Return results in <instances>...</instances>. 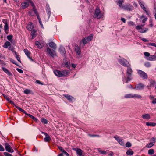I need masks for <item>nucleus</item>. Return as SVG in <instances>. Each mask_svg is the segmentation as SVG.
<instances>
[{"instance_id":"9","label":"nucleus","mask_w":156,"mask_h":156,"mask_svg":"<svg viewBox=\"0 0 156 156\" xmlns=\"http://www.w3.org/2000/svg\"><path fill=\"white\" fill-rule=\"evenodd\" d=\"M60 53L63 56H65L66 52L65 48L63 46H60L59 49Z\"/></svg>"},{"instance_id":"4","label":"nucleus","mask_w":156,"mask_h":156,"mask_svg":"<svg viewBox=\"0 0 156 156\" xmlns=\"http://www.w3.org/2000/svg\"><path fill=\"white\" fill-rule=\"evenodd\" d=\"M122 8L125 10H127L129 11H132L133 10V6L132 5L127 3L123 5Z\"/></svg>"},{"instance_id":"7","label":"nucleus","mask_w":156,"mask_h":156,"mask_svg":"<svg viewBox=\"0 0 156 156\" xmlns=\"http://www.w3.org/2000/svg\"><path fill=\"white\" fill-rule=\"evenodd\" d=\"M145 87V85L142 84L141 83H140L139 84L136 85L135 87L133 89L137 90H141L143 89Z\"/></svg>"},{"instance_id":"44","label":"nucleus","mask_w":156,"mask_h":156,"mask_svg":"<svg viewBox=\"0 0 156 156\" xmlns=\"http://www.w3.org/2000/svg\"><path fill=\"white\" fill-rule=\"evenodd\" d=\"M12 104L13 105H14V106L16 108L18 109L20 111L22 112V111H23V110L22 108H21L17 106H16L15 104L14 103V104Z\"/></svg>"},{"instance_id":"53","label":"nucleus","mask_w":156,"mask_h":156,"mask_svg":"<svg viewBox=\"0 0 156 156\" xmlns=\"http://www.w3.org/2000/svg\"><path fill=\"white\" fill-rule=\"evenodd\" d=\"M10 61L12 63L16 64L17 65H18L16 63V61L13 59L12 58H10Z\"/></svg>"},{"instance_id":"47","label":"nucleus","mask_w":156,"mask_h":156,"mask_svg":"<svg viewBox=\"0 0 156 156\" xmlns=\"http://www.w3.org/2000/svg\"><path fill=\"white\" fill-rule=\"evenodd\" d=\"M142 9L146 13L147 15H149L150 14V13H149V12L146 10V8L145 7L144 8H143Z\"/></svg>"},{"instance_id":"32","label":"nucleus","mask_w":156,"mask_h":156,"mask_svg":"<svg viewBox=\"0 0 156 156\" xmlns=\"http://www.w3.org/2000/svg\"><path fill=\"white\" fill-rule=\"evenodd\" d=\"M13 36L12 35H8L7 36V38L8 40L10 41L11 43L12 42V39L13 38Z\"/></svg>"},{"instance_id":"23","label":"nucleus","mask_w":156,"mask_h":156,"mask_svg":"<svg viewBox=\"0 0 156 156\" xmlns=\"http://www.w3.org/2000/svg\"><path fill=\"white\" fill-rule=\"evenodd\" d=\"M150 82L151 87H154L156 84V82L152 80H151L150 81Z\"/></svg>"},{"instance_id":"24","label":"nucleus","mask_w":156,"mask_h":156,"mask_svg":"<svg viewBox=\"0 0 156 156\" xmlns=\"http://www.w3.org/2000/svg\"><path fill=\"white\" fill-rule=\"evenodd\" d=\"M11 44L10 42L9 41H6L4 43V45L3 46V47L5 48H7L8 46H10Z\"/></svg>"},{"instance_id":"62","label":"nucleus","mask_w":156,"mask_h":156,"mask_svg":"<svg viewBox=\"0 0 156 156\" xmlns=\"http://www.w3.org/2000/svg\"><path fill=\"white\" fill-rule=\"evenodd\" d=\"M141 40L145 42H148L149 41L148 40L145 38H142Z\"/></svg>"},{"instance_id":"1","label":"nucleus","mask_w":156,"mask_h":156,"mask_svg":"<svg viewBox=\"0 0 156 156\" xmlns=\"http://www.w3.org/2000/svg\"><path fill=\"white\" fill-rule=\"evenodd\" d=\"M118 62L121 65L127 67L126 71V77L124 76L122 78L123 83H124V81L126 83H128V81H130L132 79V75L133 73V70L131 68L129 62L124 58H118Z\"/></svg>"},{"instance_id":"8","label":"nucleus","mask_w":156,"mask_h":156,"mask_svg":"<svg viewBox=\"0 0 156 156\" xmlns=\"http://www.w3.org/2000/svg\"><path fill=\"white\" fill-rule=\"evenodd\" d=\"M46 12L48 14V19H49L51 16V9L48 4H46Z\"/></svg>"},{"instance_id":"29","label":"nucleus","mask_w":156,"mask_h":156,"mask_svg":"<svg viewBox=\"0 0 156 156\" xmlns=\"http://www.w3.org/2000/svg\"><path fill=\"white\" fill-rule=\"evenodd\" d=\"M133 152L131 149H130L127 151L126 154L127 155H132L133 154Z\"/></svg>"},{"instance_id":"26","label":"nucleus","mask_w":156,"mask_h":156,"mask_svg":"<svg viewBox=\"0 0 156 156\" xmlns=\"http://www.w3.org/2000/svg\"><path fill=\"white\" fill-rule=\"evenodd\" d=\"M139 32L141 33H144L146 32L148 30V29L147 28H145V29H144L143 28H141L140 29H137Z\"/></svg>"},{"instance_id":"57","label":"nucleus","mask_w":156,"mask_h":156,"mask_svg":"<svg viewBox=\"0 0 156 156\" xmlns=\"http://www.w3.org/2000/svg\"><path fill=\"white\" fill-rule=\"evenodd\" d=\"M14 48L13 47V46H10V47H9V48H8V49L9 50H11L12 51V52H13V51H14Z\"/></svg>"},{"instance_id":"63","label":"nucleus","mask_w":156,"mask_h":156,"mask_svg":"<svg viewBox=\"0 0 156 156\" xmlns=\"http://www.w3.org/2000/svg\"><path fill=\"white\" fill-rule=\"evenodd\" d=\"M36 82L38 84H41V85H43V83L41 82L39 80H36Z\"/></svg>"},{"instance_id":"31","label":"nucleus","mask_w":156,"mask_h":156,"mask_svg":"<svg viewBox=\"0 0 156 156\" xmlns=\"http://www.w3.org/2000/svg\"><path fill=\"white\" fill-rule=\"evenodd\" d=\"M124 97L126 98H133V94H127L125 95Z\"/></svg>"},{"instance_id":"45","label":"nucleus","mask_w":156,"mask_h":156,"mask_svg":"<svg viewBox=\"0 0 156 156\" xmlns=\"http://www.w3.org/2000/svg\"><path fill=\"white\" fill-rule=\"evenodd\" d=\"M66 66L68 68H69L70 67V63L69 62H67L65 63Z\"/></svg>"},{"instance_id":"28","label":"nucleus","mask_w":156,"mask_h":156,"mask_svg":"<svg viewBox=\"0 0 156 156\" xmlns=\"http://www.w3.org/2000/svg\"><path fill=\"white\" fill-rule=\"evenodd\" d=\"M93 37V34H91L87 37L86 39L87 41H90L92 40Z\"/></svg>"},{"instance_id":"15","label":"nucleus","mask_w":156,"mask_h":156,"mask_svg":"<svg viewBox=\"0 0 156 156\" xmlns=\"http://www.w3.org/2000/svg\"><path fill=\"white\" fill-rule=\"evenodd\" d=\"M33 28V26L31 23H29L27 26V28L29 31H31Z\"/></svg>"},{"instance_id":"55","label":"nucleus","mask_w":156,"mask_h":156,"mask_svg":"<svg viewBox=\"0 0 156 156\" xmlns=\"http://www.w3.org/2000/svg\"><path fill=\"white\" fill-rule=\"evenodd\" d=\"M144 54L145 56L147 57H149L150 55L149 53L146 52H144Z\"/></svg>"},{"instance_id":"51","label":"nucleus","mask_w":156,"mask_h":156,"mask_svg":"<svg viewBox=\"0 0 156 156\" xmlns=\"http://www.w3.org/2000/svg\"><path fill=\"white\" fill-rule=\"evenodd\" d=\"M114 138L118 142L120 141V140L121 139H120V138L118 136H114Z\"/></svg>"},{"instance_id":"43","label":"nucleus","mask_w":156,"mask_h":156,"mask_svg":"<svg viewBox=\"0 0 156 156\" xmlns=\"http://www.w3.org/2000/svg\"><path fill=\"white\" fill-rule=\"evenodd\" d=\"M35 32L36 31L34 30L33 31L31 32L30 35L32 36V38H33L34 37H35L34 35H35Z\"/></svg>"},{"instance_id":"56","label":"nucleus","mask_w":156,"mask_h":156,"mask_svg":"<svg viewBox=\"0 0 156 156\" xmlns=\"http://www.w3.org/2000/svg\"><path fill=\"white\" fill-rule=\"evenodd\" d=\"M4 154L5 156H12V155L11 154L6 152H4Z\"/></svg>"},{"instance_id":"46","label":"nucleus","mask_w":156,"mask_h":156,"mask_svg":"<svg viewBox=\"0 0 156 156\" xmlns=\"http://www.w3.org/2000/svg\"><path fill=\"white\" fill-rule=\"evenodd\" d=\"M136 97L138 98H142V96L140 95L134 94H133V98Z\"/></svg>"},{"instance_id":"25","label":"nucleus","mask_w":156,"mask_h":156,"mask_svg":"<svg viewBox=\"0 0 156 156\" xmlns=\"http://www.w3.org/2000/svg\"><path fill=\"white\" fill-rule=\"evenodd\" d=\"M64 96L70 101H72V99L73 98V97L69 95H64Z\"/></svg>"},{"instance_id":"64","label":"nucleus","mask_w":156,"mask_h":156,"mask_svg":"<svg viewBox=\"0 0 156 156\" xmlns=\"http://www.w3.org/2000/svg\"><path fill=\"white\" fill-rule=\"evenodd\" d=\"M151 103H152L153 104H156V98H154V99L151 102Z\"/></svg>"},{"instance_id":"35","label":"nucleus","mask_w":156,"mask_h":156,"mask_svg":"<svg viewBox=\"0 0 156 156\" xmlns=\"http://www.w3.org/2000/svg\"><path fill=\"white\" fill-rule=\"evenodd\" d=\"M35 45L37 46V47L39 48H41L42 47L40 43L38 41H36L35 43Z\"/></svg>"},{"instance_id":"21","label":"nucleus","mask_w":156,"mask_h":156,"mask_svg":"<svg viewBox=\"0 0 156 156\" xmlns=\"http://www.w3.org/2000/svg\"><path fill=\"white\" fill-rule=\"evenodd\" d=\"M97 149L98 150V152L100 153L101 154L104 155H105L107 154V151H103V150H101V149L100 148H98Z\"/></svg>"},{"instance_id":"38","label":"nucleus","mask_w":156,"mask_h":156,"mask_svg":"<svg viewBox=\"0 0 156 156\" xmlns=\"http://www.w3.org/2000/svg\"><path fill=\"white\" fill-rule=\"evenodd\" d=\"M154 144L152 143L151 142H150L149 144H147L146 145V147L150 148H151L152 146H153Z\"/></svg>"},{"instance_id":"49","label":"nucleus","mask_w":156,"mask_h":156,"mask_svg":"<svg viewBox=\"0 0 156 156\" xmlns=\"http://www.w3.org/2000/svg\"><path fill=\"white\" fill-rule=\"evenodd\" d=\"M119 143L122 146H124L125 144L124 143L123 141H122V139H121L120 141H119Z\"/></svg>"},{"instance_id":"22","label":"nucleus","mask_w":156,"mask_h":156,"mask_svg":"<svg viewBox=\"0 0 156 156\" xmlns=\"http://www.w3.org/2000/svg\"><path fill=\"white\" fill-rule=\"evenodd\" d=\"M124 2L123 0H119L117 2V4L119 7L122 8L123 6L122 4Z\"/></svg>"},{"instance_id":"36","label":"nucleus","mask_w":156,"mask_h":156,"mask_svg":"<svg viewBox=\"0 0 156 156\" xmlns=\"http://www.w3.org/2000/svg\"><path fill=\"white\" fill-rule=\"evenodd\" d=\"M154 153V150L153 149H151L148 151V154L150 155H152Z\"/></svg>"},{"instance_id":"19","label":"nucleus","mask_w":156,"mask_h":156,"mask_svg":"<svg viewBox=\"0 0 156 156\" xmlns=\"http://www.w3.org/2000/svg\"><path fill=\"white\" fill-rule=\"evenodd\" d=\"M75 49L76 52L77 54L79 55L81 54V50L80 48L79 47H78V46H76L75 47Z\"/></svg>"},{"instance_id":"34","label":"nucleus","mask_w":156,"mask_h":156,"mask_svg":"<svg viewBox=\"0 0 156 156\" xmlns=\"http://www.w3.org/2000/svg\"><path fill=\"white\" fill-rule=\"evenodd\" d=\"M61 71L62 72V76H66L68 73V71L67 70H64L62 71Z\"/></svg>"},{"instance_id":"54","label":"nucleus","mask_w":156,"mask_h":156,"mask_svg":"<svg viewBox=\"0 0 156 156\" xmlns=\"http://www.w3.org/2000/svg\"><path fill=\"white\" fill-rule=\"evenodd\" d=\"M144 25H142L140 26L138 25L136 26V28L137 29H141L142 28V27L144 26Z\"/></svg>"},{"instance_id":"18","label":"nucleus","mask_w":156,"mask_h":156,"mask_svg":"<svg viewBox=\"0 0 156 156\" xmlns=\"http://www.w3.org/2000/svg\"><path fill=\"white\" fill-rule=\"evenodd\" d=\"M2 95H3V96L4 97V98H5V99L9 103H10L11 104H14V102L12 101L11 100L9 99V98L6 95H5V94H2Z\"/></svg>"},{"instance_id":"2","label":"nucleus","mask_w":156,"mask_h":156,"mask_svg":"<svg viewBox=\"0 0 156 156\" xmlns=\"http://www.w3.org/2000/svg\"><path fill=\"white\" fill-rule=\"evenodd\" d=\"M102 15L101 12V11L99 8L97 7L95 10V13L93 16L94 18H97L100 19L102 17Z\"/></svg>"},{"instance_id":"30","label":"nucleus","mask_w":156,"mask_h":156,"mask_svg":"<svg viewBox=\"0 0 156 156\" xmlns=\"http://www.w3.org/2000/svg\"><path fill=\"white\" fill-rule=\"evenodd\" d=\"M24 51L25 52L26 55L28 57L30 55V52H29L28 50L26 49H24Z\"/></svg>"},{"instance_id":"48","label":"nucleus","mask_w":156,"mask_h":156,"mask_svg":"<svg viewBox=\"0 0 156 156\" xmlns=\"http://www.w3.org/2000/svg\"><path fill=\"white\" fill-rule=\"evenodd\" d=\"M144 65L147 67H149L151 66L150 63L149 62H147L144 63Z\"/></svg>"},{"instance_id":"17","label":"nucleus","mask_w":156,"mask_h":156,"mask_svg":"<svg viewBox=\"0 0 156 156\" xmlns=\"http://www.w3.org/2000/svg\"><path fill=\"white\" fill-rule=\"evenodd\" d=\"M142 118L145 120L149 119H150V115L148 114H146L142 115Z\"/></svg>"},{"instance_id":"60","label":"nucleus","mask_w":156,"mask_h":156,"mask_svg":"<svg viewBox=\"0 0 156 156\" xmlns=\"http://www.w3.org/2000/svg\"><path fill=\"white\" fill-rule=\"evenodd\" d=\"M5 149L4 147L1 145L0 144V151H4Z\"/></svg>"},{"instance_id":"40","label":"nucleus","mask_w":156,"mask_h":156,"mask_svg":"<svg viewBox=\"0 0 156 156\" xmlns=\"http://www.w3.org/2000/svg\"><path fill=\"white\" fill-rule=\"evenodd\" d=\"M139 5L140 6V7L142 8V9L144 8L145 7L144 5V3L143 2L140 1H139Z\"/></svg>"},{"instance_id":"3","label":"nucleus","mask_w":156,"mask_h":156,"mask_svg":"<svg viewBox=\"0 0 156 156\" xmlns=\"http://www.w3.org/2000/svg\"><path fill=\"white\" fill-rule=\"evenodd\" d=\"M137 73L139 75L140 77H142L144 79H147L148 77L147 74L141 70H138Z\"/></svg>"},{"instance_id":"13","label":"nucleus","mask_w":156,"mask_h":156,"mask_svg":"<svg viewBox=\"0 0 156 156\" xmlns=\"http://www.w3.org/2000/svg\"><path fill=\"white\" fill-rule=\"evenodd\" d=\"M147 59L150 61H153L156 60V56L155 55H150L147 58Z\"/></svg>"},{"instance_id":"14","label":"nucleus","mask_w":156,"mask_h":156,"mask_svg":"<svg viewBox=\"0 0 156 156\" xmlns=\"http://www.w3.org/2000/svg\"><path fill=\"white\" fill-rule=\"evenodd\" d=\"M4 29L5 32L7 34L8 33V32L7 31H8L9 30V26L8 25V22L7 21H6L5 23V25L4 26Z\"/></svg>"},{"instance_id":"61","label":"nucleus","mask_w":156,"mask_h":156,"mask_svg":"<svg viewBox=\"0 0 156 156\" xmlns=\"http://www.w3.org/2000/svg\"><path fill=\"white\" fill-rule=\"evenodd\" d=\"M15 57L16 58L17 60L20 62H21V60L20 58V57H19V56L18 55L15 56Z\"/></svg>"},{"instance_id":"37","label":"nucleus","mask_w":156,"mask_h":156,"mask_svg":"<svg viewBox=\"0 0 156 156\" xmlns=\"http://www.w3.org/2000/svg\"><path fill=\"white\" fill-rule=\"evenodd\" d=\"M41 121L42 123H44L45 124H46L48 123V121L47 119L44 118H41Z\"/></svg>"},{"instance_id":"33","label":"nucleus","mask_w":156,"mask_h":156,"mask_svg":"<svg viewBox=\"0 0 156 156\" xmlns=\"http://www.w3.org/2000/svg\"><path fill=\"white\" fill-rule=\"evenodd\" d=\"M51 140V139L50 136L45 137L44 139V140L46 142H48Z\"/></svg>"},{"instance_id":"10","label":"nucleus","mask_w":156,"mask_h":156,"mask_svg":"<svg viewBox=\"0 0 156 156\" xmlns=\"http://www.w3.org/2000/svg\"><path fill=\"white\" fill-rule=\"evenodd\" d=\"M72 149L73 150L76 151L77 154L79 156H81L82 155L83 152L81 149L76 148H73Z\"/></svg>"},{"instance_id":"41","label":"nucleus","mask_w":156,"mask_h":156,"mask_svg":"<svg viewBox=\"0 0 156 156\" xmlns=\"http://www.w3.org/2000/svg\"><path fill=\"white\" fill-rule=\"evenodd\" d=\"M31 90L28 89H26L24 91V93L27 94H29Z\"/></svg>"},{"instance_id":"52","label":"nucleus","mask_w":156,"mask_h":156,"mask_svg":"<svg viewBox=\"0 0 156 156\" xmlns=\"http://www.w3.org/2000/svg\"><path fill=\"white\" fill-rule=\"evenodd\" d=\"M62 152L63 154H64L66 156H69V154L67 152H66L64 150H63Z\"/></svg>"},{"instance_id":"12","label":"nucleus","mask_w":156,"mask_h":156,"mask_svg":"<svg viewBox=\"0 0 156 156\" xmlns=\"http://www.w3.org/2000/svg\"><path fill=\"white\" fill-rule=\"evenodd\" d=\"M54 73L55 75L59 77L62 76V74L61 71L58 70H55L54 71Z\"/></svg>"},{"instance_id":"11","label":"nucleus","mask_w":156,"mask_h":156,"mask_svg":"<svg viewBox=\"0 0 156 156\" xmlns=\"http://www.w3.org/2000/svg\"><path fill=\"white\" fill-rule=\"evenodd\" d=\"M50 47L51 48L54 50H56L57 48L56 44L53 42H50L48 43Z\"/></svg>"},{"instance_id":"59","label":"nucleus","mask_w":156,"mask_h":156,"mask_svg":"<svg viewBox=\"0 0 156 156\" xmlns=\"http://www.w3.org/2000/svg\"><path fill=\"white\" fill-rule=\"evenodd\" d=\"M33 11L34 12V13L35 14H38V13L37 12V10H36V9L35 8V7L34 6L33 7Z\"/></svg>"},{"instance_id":"16","label":"nucleus","mask_w":156,"mask_h":156,"mask_svg":"<svg viewBox=\"0 0 156 156\" xmlns=\"http://www.w3.org/2000/svg\"><path fill=\"white\" fill-rule=\"evenodd\" d=\"M2 69L6 73H7L9 76H12V74L7 69L5 68L2 67Z\"/></svg>"},{"instance_id":"20","label":"nucleus","mask_w":156,"mask_h":156,"mask_svg":"<svg viewBox=\"0 0 156 156\" xmlns=\"http://www.w3.org/2000/svg\"><path fill=\"white\" fill-rule=\"evenodd\" d=\"M29 5L28 3L27 2H24L21 4V7L23 9H25L28 7Z\"/></svg>"},{"instance_id":"5","label":"nucleus","mask_w":156,"mask_h":156,"mask_svg":"<svg viewBox=\"0 0 156 156\" xmlns=\"http://www.w3.org/2000/svg\"><path fill=\"white\" fill-rule=\"evenodd\" d=\"M5 146L6 150L8 152L11 153L14 152V150L12 148L11 146L8 143H5Z\"/></svg>"},{"instance_id":"6","label":"nucleus","mask_w":156,"mask_h":156,"mask_svg":"<svg viewBox=\"0 0 156 156\" xmlns=\"http://www.w3.org/2000/svg\"><path fill=\"white\" fill-rule=\"evenodd\" d=\"M47 52H48L50 55L52 57H54V56L56 55L55 50L53 49L52 51L51 49L48 47L46 49Z\"/></svg>"},{"instance_id":"50","label":"nucleus","mask_w":156,"mask_h":156,"mask_svg":"<svg viewBox=\"0 0 156 156\" xmlns=\"http://www.w3.org/2000/svg\"><path fill=\"white\" fill-rule=\"evenodd\" d=\"M86 40V39L85 38H84L82 39V41L84 45L87 43V41Z\"/></svg>"},{"instance_id":"39","label":"nucleus","mask_w":156,"mask_h":156,"mask_svg":"<svg viewBox=\"0 0 156 156\" xmlns=\"http://www.w3.org/2000/svg\"><path fill=\"white\" fill-rule=\"evenodd\" d=\"M156 138L154 137H153L152 138H151L150 140V142L154 144H155V142Z\"/></svg>"},{"instance_id":"42","label":"nucleus","mask_w":156,"mask_h":156,"mask_svg":"<svg viewBox=\"0 0 156 156\" xmlns=\"http://www.w3.org/2000/svg\"><path fill=\"white\" fill-rule=\"evenodd\" d=\"M132 145L129 142H127L126 144V147H131Z\"/></svg>"},{"instance_id":"27","label":"nucleus","mask_w":156,"mask_h":156,"mask_svg":"<svg viewBox=\"0 0 156 156\" xmlns=\"http://www.w3.org/2000/svg\"><path fill=\"white\" fill-rule=\"evenodd\" d=\"M146 125L148 126H154L156 125V123L155 122H146Z\"/></svg>"},{"instance_id":"58","label":"nucleus","mask_w":156,"mask_h":156,"mask_svg":"<svg viewBox=\"0 0 156 156\" xmlns=\"http://www.w3.org/2000/svg\"><path fill=\"white\" fill-rule=\"evenodd\" d=\"M16 70L19 73H23V70L21 69H19V68H17L16 69Z\"/></svg>"}]
</instances>
